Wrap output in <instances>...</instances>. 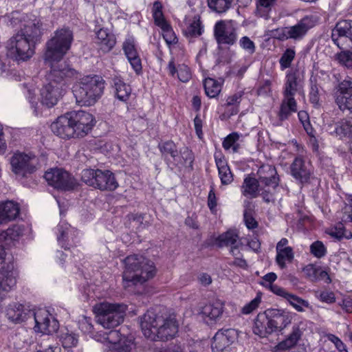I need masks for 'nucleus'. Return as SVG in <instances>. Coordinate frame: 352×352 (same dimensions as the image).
I'll return each mask as SVG.
<instances>
[{"instance_id":"59","label":"nucleus","mask_w":352,"mask_h":352,"mask_svg":"<svg viewBox=\"0 0 352 352\" xmlns=\"http://www.w3.org/2000/svg\"><path fill=\"white\" fill-rule=\"evenodd\" d=\"M218 171L222 184L226 185L232 182L233 177L229 167L225 168Z\"/></svg>"},{"instance_id":"47","label":"nucleus","mask_w":352,"mask_h":352,"mask_svg":"<svg viewBox=\"0 0 352 352\" xmlns=\"http://www.w3.org/2000/svg\"><path fill=\"white\" fill-rule=\"evenodd\" d=\"M336 98L346 96L352 94V78L347 76L336 87Z\"/></svg>"},{"instance_id":"16","label":"nucleus","mask_w":352,"mask_h":352,"mask_svg":"<svg viewBox=\"0 0 352 352\" xmlns=\"http://www.w3.org/2000/svg\"><path fill=\"white\" fill-rule=\"evenodd\" d=\"M100 341H107L110 344L107 352H130L135 348V343L131 338H120L117 331H110L105 333L103 340Z\"/></svg>"},{"instance_id":"58","label":"nucleus","mask_w":352,"mask_h":352,"mask_svg":"<svg viewBox=\"0 0 352 352\" xmlns=\"http://www.w3.org/2000/svg\"><path fill=\"white\" fill-rule=\"evenodd\" d=\"M243 221L247 228L250 230H254L258 226V221L255 219L254 217L250 214L245 212L243 214Z\"/></svg>"},{"instance_id":"15","label":"nucleus","mask_w":352,"mask_h":352,"mask_svg":"<svg viewBox=\"0 0 352 352\" xmlns=\"http://www.w3.org/2000/svg\"><path fill=\"white\" fill-rule=\"evenodd\" d=\"M70 119L77 138L85 136L95 124L92 114L85 111H70Z\"/></svg>"},{"instance_id":"14","label":"nucleus","mask_w":352,"mask_h":352,"mask_svg":"<svg viewBox=\"0 0 352 352\" xmlns=\"http://www.w3.org/2000/svg\"><path fill=\"white\" fill-rule=\"evenodd\" d=\"M331 38L339 48L352 47V21L338 22L332 30Z\"/></svg>"},{"instance_id":"30","label":"nucleus","mask_w":352,"mask_h":352,"mask_svg":"<svg viewBox=\"0 0 352 352\" xmlns=\"http://www.w3.org/2000/svg\"><path fill=\"white\" fill-rule=\"evenodd\" d=\"M18 204L12 201L0 203V224L7 223L14 220L19 214Z\"/></svg>"},{"instance_id":"5","label":"nucleus","mask_w":352,"mask_h":352,"mask_svg":"<svg viewBox=\"0 0 352 352\" xmlns=\"http://www.w3.org/2000/svg\"><path fill=\"white\" fill-rule=\"evenodd\" d=\"M123 285L128 288L142 283L154 277L156 269L154 263L142 256L133 254L124 259Z\"/></svg>"},{"instance_id":"11","label":"nucleus","mask_w":352,"mask_h":352,"mask_svg":"<svg viewBox=\"0 0 352 352\" xmlns=\"http://www.w3.org/2000/svg\"><path fill=\"white\" fill-rule=\"evenodd\" d=\"M240 331L235 329L219 330L212 338L211 348L212 352H235L232 344L237 340Z\"/></svg>"},{"instance_id":"53","label":"nucleus","mask_w":352,"mask_h":352,"mask_svg":"<svg viewBox=\"0 0 352 352\" xmlns=\"http://www.w3.org/2000/svg\"><path fill=\"white\" fill-rule=\"evenodd\" d=\"M315 296L320 301L326 303H333L336 301L335 294L331 291H316L315 292Z\"/></svg>"},{"instance_id":"7","label":"nucleus","mask_w":352,"mask_h":352,"mask_svg":"<svg viewBox=\"0 0 352 352\" xmlns=\"http://www.w3.org/2000/svg\"><path fill=\"white\" fill-rule=\"evenodd\" d=\"M126 308L124 304L101 302L94 309L98 324L104 329H113L123 322Z\"/></svg>"},{"instance_id":"62","label":"nucleus","mask_w":352,"mask_h":352,"mask_svg":"<svg viewBox=\"0 0 352 352\" xmlns=\"http://www.w3.org/2000/svg\"><path fill=\"white\" fill-rule=\"evenodd\" d=\"M327 338L329 340H330L335 344L336 349L340 352H348L347 349H346L345 344L341 341V340L339 338L333 334H329L327 336Z\"/></svg>"},{"instance_id":"18","label":"nucleus","mask_w":352,"mask_h":352,"mask_svg":"<svg viewBox=\"0 0 352 352\" xmlns=\"http://www.w3.org/2000/svg\"><path fill=\"white\" fill-rule=\"evenodd\" d=\"M52 131L61 138H74L76 131L70 119V112L59 116L55 122L51 124Z\"/></svg>"},{"instance_id":"13","label":"nucleus","mask_w":352,"mask_h":352,"mask_svg":"<svg viewBox=\"0 0 352 352\" xmlns=\"http://www.w3.org/2000/svg\"><path fill=\"white\" fill-rule=\"evenodd\" d=\"M32 316L35 321V331L45 334H52L58 330L59 327L58 320L46 308L32 310Z\"/></svg>"},{"instance_id":"55","label":"nucleus","mask_w":352,"mask_h":352,"mask_svg":"<svg viewBox=\"0 0 352 352\" xmlns=\"http://www.w3.org/2000/svg\"><path fill=\"white\" fill-rule=\"evenodd\" d=\"M311 253L317 258H322L326 254V248L324 244L319 241H315L310 246Z\"/></svg>"},{"instance_id":"24","label":"nucleus","mask_w":352,"mask_h":352,"mask_svg":"<svg viewBox=\"0 0 352 352\" xmlns=\"http://www.w3.org/2000/svg\"><path fill=\"white\" fill-rule=\"evenodd\" d=\"M6 316L14 323H21L32 316V310L21 304L13 302L6 307Z\"/></svg>"},{"instance_id":"61","label":"nucleus","mask_w":352,"mask_h":352,"mask_svg":"<svg viewBox=\"0 0 352 352\" xmlns=\"http://www.w3.org/2000/svg\"><path fill=\"white\" fill-rule=\"evenodd\" d=\"M217 197L214 192V188L213 186H210V190L208 196V206L212 212L216 211V207L217 205Z\"/></svg>"},{"instance_id":"28","label":"nucleus","mask_w":352,"mask_h":352,"mask_svg":"<svg viewBox=\"0 0 352 352\" xmlns=\"http://www.w3.org/2000/svg\"><path fill=\"white\" fill-rule=\"evenodd\" d=\"M260 182L265 187L275 188L278 185L279 178L274 166L270 164H264L259 167L257 171Z\"/></svg>"},{"instance_id":"57","label":"nucleus","mask_w":352,"mask_h":352,"mask_svg":"<svg viewBox=\"0 0 352 352\" xmlns=\"http://www.w3.org/2000/svg\"><path fill=\"white\" fill-rule=\"evenodd\" d=\"M261 302V297L258 294L248 304L243 307V314H249L256 310Z\"/></svg>"},{"instance_id":"41","label":"nucleus","mask_w":352,"mask_h":352,"mask_svg":"<svg viewBox=\"0 0 352 352\" xmlns=\"http://www.w3.org/2000/svg\"><path fill=\"white\" fill-rule=\"evenodd\" d=\"M58 338L64 348L76 346L78 341L77 334L67 329L60 330Z\"/></svg>"},{"instance_id":"12","label":"nucleus","mask_w":352,"mask_h":352,"mask_svg":"<svg viewBox=\"0 0 352 352\" xmlns=\"http://www.w3.org/2000/svg\"><path fill=\"white\" fill-rule=\"evenodd\" d=\"M44 177L49 185L58 190H72L77 186L75 178L60 168H54L45 172Z\"/></svg>"},{"instance_id":"6","label":"nucleus","mask_w":352,"mask_h":352,"mask_svg":"<svg viewBox=\"0 0 352 352\" xmlns=\"http://www.w3.org/2000/svg\"><path fill=\"white\" fill-rule=\"evenodd\" d=\"M104 89V81L101 76H86L74 85L72 92L79 105L89 107L100 98Z\"/></svg>"},{"instance_id":"20","label":"nucleus","mask_w":352,"mask_h":352,"mask_svg":"<svg viewBox=\"0 0 352 352\" xmlns=\"http://www.w3.org/2000/svg\"><path fill=\"white\" fill-rule=\"evenodd\" d=\"M317 22L316 17L306 16L303 17L296 25L285 28L284 35L286 38L300 39L305 35L309 29L314 27Z\"/></svg>"},{"instance_id":"46","label":"nucleus","mask_w":352,"mask_h":352,"mask_svg":"<svg viewBox=\"0 0 352 352\" xmlns=\"http://www.w3.org/2000/svg\"><path fill=\"white\" fill-rule=\"evenodd\" d=\"M286 300L298 312H304L305 308H310V305L307 300L292 293L289 294Z\"/></svg>"},{"instance_id":"17","label":"nucleus","mask_w":352,"mask_h":352,"mask_svg":"<svg viewBox=\"0 0 352 352\" xmlns=\"http://www.w3.org/2000/svg\"><path fill=\"white\" fill-rule=\"evenodd\" d=\"M214 36L219 44L232 45L236 40V29L230 22L217 21L214 27Z\"/></svg>"},{"instance_id":"49","label":"nucleus","mask_w":352,"mask_h":352,"mask_svg":"<svg viewBox=\"0 0 352 352\" xmlns=\"http://www.w3.org/2000/svg\"><path fill=\"white\" fill-rule=\"evenodd\" d=\"M160 29L162 30V36L168 47L177 43L178 38L170 24Z\"/></svg>"},{"instance_id":"50","label":"nucleus","mask_w":352,"mask_h":352,"mask_svg":"<svg viewBox=\"0 0 352 352\" xmlns=\"http://www.w3.org/2000/svg\"><path fill=\"white\" fill-rule=\"evenodd\" d=\"M232 0H208V7L218 13L225 12L229 9Z\"/></svg>"},{"instance_id":"22","label":"nucleus","mask_w":352,"mask_h":352,"mask_svg":"<svg viewBox=\"0 0 352 352\" xmlns=\"http://www.w3.org/2000/svg\"><path fill=\"white\" fill-rule=\"evenodd\" d=\"M224 311V302L215 300L205 305L201 311L203 319L207 324H213L220 320Z\"/></svg>"},{"instance_id":"31","label":"nucleus","mask_w":352,"mask_h":352,"mask_svg":"<svg viewBox=\"0 0 352 352\" xmlns=\"http://www.w3.org/2000/svg\"><path fill=\"white\" fill-rule=\"evenodd\" d=\"M96 43L100 50L105 53L113 49L116 45V38L107 29L101 28L96 32Z\"/></svg>"},{"instance_id":"2","label":"nucleus","mask_w":352,"mask_h":352,"mask_svg":"<svg viewBox=\"0 0 352 352\" xmlns=\"http://www.w3.org/2000/svg\"><path fill=\"white\" fill-rule=\"evenodd\" d=\"M140 327L147 338L164 342L175 338L179 324L174 314L149 310L140 318Z\"/></svg>"},{"instance_id":"34","label":"nucleus","mask_w":352,"mask_h":352,"mask_svg":"<svg viewBox=\"0 0 352 352\" xmlns=\"http://www.w3.org/2000/svg\"><path fill=\"white\" fill-rule=\"evenodd\" d=\"M302 272L305 276L311 281L325 280V282L327 283L331 282V278L327 272L320 267L309 264L303 267Z\"/></svg>"},{"instance_id":"9","label":"nucleus","mask_w":352,"mask_h":352,"mask_svg":"<svg viewBox=\"0 0 352 352\" xmlns=\"http://www.w3.org/2000/svg\"><path fill=\"white\" fill-rule=\"evenodd\" d=\"M81 179L87 185L102 191H113L118 187L113 173L108 170L84 169Z\"/></svg>"},{"instance_id":"3","label":"nucleus","mask_w":352,"mask_h":352,"mask_svg":"<svg viewBox=\"0 0 352 352\" xmlns=\"http://www.w3.org/2000/svg\"><path fill=\"white\" fill-rule=\"evenodd\" d=\"M76 71L68 65L62 68L51 67L48 74V82L43 85L40 90V102L43 106L52 108L55 106L65 94L66 82L74 77Z\"/></svg>"},{"instance_id":"42","label":"nucleus","mask_w":352,"mask_h":352,"mask_svg":"<svg viewBox=\"0 0 352 352\" xmlns=\"http://www.w3.org/2000/svg\"><path fill=\"white\" fill-rule=\"evenodd\" d=\"M239 134L234 132L229 134L223 142V147L226 151L233 153H238L240 150Z\"/></svg>"},{"instance_id":"45","label":"nucleus","mask_w":352,"mask_h":352,"mask_svg":"<svg viewBox=\"0 0 352 352\" xmlns=\"http://www.w3.org/2000/svg\"><path fill=\"white\" fill-rule=\"evenodd\" d=\"M206 94L210 98H214L221 91V84L212 78H206L204 82Z\"/></svg>"},{"instance_id":"35","label":"nucleus","mask_w":352,"mask_h":352,"mask_svg":"<svg viewBox=\"0 0 352 352\" xmlns=\"http://www.w3.org/2000/svg\"><path fill=\"white\" fill-rule=\"evenodd\" d=\"M24 227L21 225H14L0 234V241L9 245L11 242L17 241L23 234Z\"/></svg>"},{"instance_id":"44","label":"nucleus","mask_w":352,"mask_h":352,"mask_svg":"<svg viewBox=\"0 0 352 352\" xmlns=\"http://www.w3.org/2000/svg\"><path fill=\"white\" fill-rule=\"evenodd\" d=\"M298 82L295 73H289L286 76L283 96L294 97L297 91Z\"/></svg>"},{"instance_id":"64","label":"nucleus","mask_w":352,"mask_h":352,"mask_svg":"<svg viewBox=\"0 0 352 352\" xmlns=\"http://www.w3.org/2000/svg\"><path fill=\"white\" fill-rule=\"evenodd\" d=\"M158 352H190L188 347L181 345H173L168 348L161 349Z\"/></svg>"},{"instance_id":"60","label":"nucleus","mask_w":352,"mask_h":352,"mask_svg":"<svg viewBox=\"0 0 352 352\" xmlns=\"http://www.w3.org/2000/svg\"><path fill=\"white\" fill-rule=\"evenodd\" d=\"M79 328L85 333L92 334L94 327L91 323V320L89 318L84 317L79 322Z\"/></svg>"},{"instance_id":"1","label":"nucleus","mask_w":352,"mask_h":352,"mask_svg":"<svg viewBox=\"0 0 352 352\" xmlns=\"http://www.w3.org/2000/svg\"><path fill=\"white\" fill-rule=\"evenodd\" d=\"M20 30L7 42V56L17 63L30 60L35 54L36 45L44 33L43 24L34 16L23 15Z\"/></svg>"},{"instance_id":"54","label":"nucleus","mask_w":352,"mask_h":352,"mask_svg":"<svg viewBox=\"0 0 352 352\" xmlns=\"http://www.w3.org/2000/svg\"><path fill=\"white\" fill-rule=\"evenodd\" d=\"M295 57V52L292 49H287L280 59V64L284 69L290 66Z\"/></svg>"},{"instance_id":"39","label":"nucleus","mask_w":352,"mask_h":352,"mask_svg":"<svg viewBox=\"0 0 352 352\" xmlns=\"http://www.w3.org/2000/svg\"><path fill=\"white\" fill-rule=\"evenodd\" d=\"M158 148L164 159H167L168 155H170L174 161L179 162V152L176 144L173 141L168 140L160 143Z\"/></svg>"},{"instance_id":"52","label":"nucleus","mask_w":352,"mask_h":352,"mask_svg":"<svg viewBox=\"0 0 352 352\" xmlns=\"http://www.w3.org/2000/svg\"><path fill=\"white\" fill-rule=\"evenodd\" d=\"M336 102L341 110L352 111V94L346 96L336 97Z\"/></svg>"},{"instance_id":"37","label":"nucleus","mask_w":352,"mask_h":352,"mask_svg":"<svg viewBox=\"0 0 352 352\" xmlns=\"http://www.w3.org/2000/svg\"><path fill=\"white\" fill-rule=\"evenodd\" d=\"M301 337V331L298 327H293L292 333L276 346L278 350H287L295 346Z\"/></svg>"},{"instance_id":"56","label":"nucleus","mask_w":352,"mask_h":352,"mask_svg":"<svg viewBox=\"0 0 352 352\" xmlns=\"http://www.w3.org/2000/svg\"><path fill=\"white\" fill-rule=\"evenodd\" d=\"M272 82L270 80H265L261 82L257 89V94L261 96H270L272 94Z\"/></svg>"},{"instance_id":"36","label":"nucleus","mask_w":352,"mask_h":352,"mask_svg":"<svg viewBox=\"0 0 352 352\" xmlns=\"http://www.w3.org/2000/svg\"><path fill=\"white\" fill-rule=\"evenodd\" d=\"M115 95L120 101H126L131 92L130 86L126 84L120 77H115L113 79Z\"/></svg>"},{"instance_id":"63","label":"nucleus","mask_w":352,"mask_h":352,"mask_svg":"<svg viewBox=\"0 0 352 352\" xmlns=\"http://www.w3.org/2000/svg\"><path fill=\"white\" fill-rule=\"evenodd\" d=\"M342 221L343 222H352V199L351 204L346 205L342 209Z\"/></svg>"},{"instance_id":"26","label":"nucleus","mask_w":352,"mask_h":352,"mask_svg":"<svg viewBox=\"0 0 352 352\" xmlns=\"http://www.w3.org/2000/svg\"><path fill=\"white\" fill-rule=\"evenodd\" d=\"M17 276L18 272L13 263L2 267L0 270V285L4 293L10 292L16 286Z\"/></svg>"},{"instance_id":"25","label":"nucleus","mask_w":352,"mask_h":352,"mask_svg":"<svg viewBox=\"0 0 352 352\" xmlns=\"http://www.w3.org/2000/svg\"><path fill=\"white\" fill-rule=\"evenodd\" d=\"M122 49L131 67L139 74L142 72V63L133 38H126L122 45Z\"/></svg>"},{"instance_id":"33","label":"nucleus","mask_w":352,"mask_h":352,"mask_svg":"<svg viewBox=\"0 0 352 352\" xmlns=\"http://www.w3.org/2000/svg\"><path fill=\"white\" fill-rule=\"evenodd\" d=\"M297 111L298 105L294 97L283 96L278 114L279 120H287L292 113Z\"/></svg>"},{"instance_id":"27","label":"nucleus","mask_w":352,"mask_h":352,"mask_svg":"<svg viewBox=\"0 0 352 352\" xmlns=\"http://www.w3.org/2000/svg\"><path fill=\"white\" fill-rule=\"evenodd\" d=\"M271 317L267 315V310L258 314L254 320L253 332L261 337H266L274 331Z\"/></svg>"},{"instance_id":"51","label":"nucleus","mask_w":352,"mask_h":352,"mask_svg":"<svg viewBox=\"0 0 352 352\" xmlns=\"http://www.w3.org/2000/svg\"><path fill=\"white\" fill-rule=\"evenodd\" d=\"M239 109L236 107L231 106L228 107L227 104H224L219 108V112H221L220 118L221 120H227L232 116L236 114Z\"/></svg>"},{"instance_id":"23","label":"nucleus","mask_w":352,"mask_h":352,"mask_svg":"<svg viewBox=\"0 0 352 352\" xmlns=\"http://www.w3.org/2000/svg\"><path fill=\"white\" fill-rule=\"evenodd\" d=\"M204 32V25L199 14L185 18L183 34L190 41L201 36Z\"/></svg>"},{"instance_id":"40","label":"nucleus","mask_w":352,"mask_h":352,"mask_svg":"<svg viewBox=\"0 0 352 352\" xmlns=\"http://www.w3.org/2000/svg\"><path fill=\"white\" fill-rule=\"evenodd\" d=\"M162 9L163 6L161 2L156 1L153 3L152 8V16L155 25L160 28L170 24V23L165 19Z\"/></svg>"},{"instance_id":"43","label":"nucleus","mask_w":352,"mask_h":352,"mask_svg":"<svg viewBox=\"0 0 352 352\" xmlns=\"http://www.w3.org/2000/svg\"><path fill=\"white\" fill-rule=\"evenodd\" d=\"M276 261L281 269L286 267L285 263L287 261L291 263L294 259L293 249L291 247L276 250Z\"/></svg>"},{"instance_id":"19","label":"nucleus","mask_w":352,"mask_h":352,"mask_svg":"<svg viewBox=\"0 0 352 352\" xmlns=\"http://www.w3.org/2000/svg\"><path fill=\"white\" fill-rule=\"evenodd\" d=\"M57 241L63 248L70 249L78 243V231L67 223L60 222L57 226Z\"/></svg>"},{"instance_id":"38","label":"nucleus","mask_w":352,"mask_h":352,"mask_svg":"<svg viewBox=\"0 0 352 352\" xmlns=\"http://www.w3.org/2000/svg\"><path fill=\"white\" fill-rule=\"evenodd\" d=\"M261 188L256 179L251 177H246L243 181V195L255 198L258 196Z\"/></svg>"},{"instance_id":"21","label":"nucleus","mask_w":352,"mask_h":352,"mask_svg":"<svg viewBox=\"0 0 352 352\" xmlns=\"http://www.w3.org/2000/svg\"><path fill=\"white\" fill-rule=\"evenodd\" d=\"M292 175L300 183L309 182L313 173L311 164L305 162L301 157H296L290 166Z\"/></svg>"},{"instance_id":"29","label":"nucleus","mask_w":352,"mask_h":352,"mask_svg":"<svg viewBox=\"0 0 352 352\" xmlns=\"http://www.w3.org/2000/svg\"><path fill=\"white\" fill-rule=\"evenodd\" d=\"M267 315L271 317L272 326L274 331L285 329L292 322V315L278 309H267Z\"/></svg>"},{"instance_id":"4","label":"nucleus","mask_w":352,"mask_h":352,"mask_svg":"<svg viewBox=\"0 0 352 352\" xmlns=\"http://www.w3.org/2000/svg\"><path fill=\"white\" fill-rule=\"evenodd\" d=\"M74 41L72 30L66 26L56 30L45 45L43 60L50 67L62 68L67 65L62 60L70 50Z\"/></svg>"},{"instance_id":"8","label":"nucleus","mask_w":352,"mask_h":352,"mask_svg":"<svg viewBox=\"0 0 352 352\" xmlns=\"http://www.w3.org/2000/svg\"><path fill=\"white\" fill-rule=\"evenodd\" d=\"M9 162L12 173L19 179L32 176L39 166L38 157L32 152L17 151L10 157Z\"/></svg>"},{"instance_id":"10","label":"nucleus","mask_w":352,"mask_h":352,"mask_svg":"<svg viewBox=\"0 0 352 352\" xmlns=\"http://www.w3.org/2000/svg\"><path fill=\"white\" fill-rule=\"evenodd\" d=\"M219 247H230V253L234 256V264L238 266L242 265L241 258V250L242 243L239 238V231L236 229H230L226 232L220 234L215 240Z\"/></svg>"},{"instance_id":"48","label":"nucleus","mask_w":352,"mask_h":352,"mask_svg":"<svg viewBox=\"0 0 352 352\" xmlns=\"http://www.w3.org/2000/svg\"><path fill=\"white\" fill-rule=\"evenodd\" d=\"M335 58L342 67L352 69V50H343L337 53Z\"/></svg>"},{"instance_id":"32","label":"nucleus","mask_w":352,"mask_h":352,"mask_svg":"<svg viewBox=\"0 0 352 352\" xmlns=\"http://www.w3.org/2000/svg\"><path fill=\"white\" fill-rule=\"evenodd\" d=\"M167 69L170 76L175 77L177 75L181 82H186L191 78V72L189 67L185 64L176 65L173 58L170 60Z\"/></svg>"}]
</instances>
